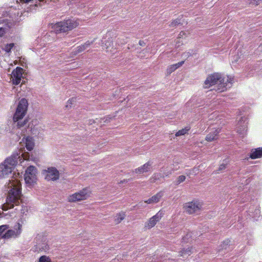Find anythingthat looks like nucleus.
Here are the masks:
<instances>
[{
  "mask_svg": "<svg viewBox=\"0 0 262 262\" xmlns=\"http://www.w3.org/2000/svg\"><path fill=\"white\" fill-rule=\"evenodd\" d=\"M248 118L245 116L241 117L237 126V132L242 137H244L247 131Z\"/></svg>",
  "mask_w": 262,
  "mask_h": 262,
  "instance_id": "obj_12",
  "label": "nucleus"
},
{
  "mask_svg": "<svg viewBox=\"0 0 262 262\" xmlns=\"http://www.w3.org/2000/svg\"><path fill=\"white\" fill-rule=\"evenodd\" d=\"M190 129V126H186L185 128L178 131L176 133L175 135L176 137L185 135L188 134V132Z\"/></svg>",
  "mask_w": 262,
  "mask_h": 262,
  "instance_id": "obj_26",
  "label": "nucleus"
},
{
  "mask_svg": "<svg viewBox=\"0 0 262 262\" xmlns=\"http://www.w3.org/2000/svg\"><path fill=\"white\" fill-rule=\"evenodd\" d=\"M24 177L25 182L27 184H32L34 183L35 176L32 177L30 175L25 174Z\"/></svg>",
  "mask_w": 262,
  "mask_h": 262,
  "instance_id": "obj_29",
  "label": "nucleus"
},
{
  "mask_svg": "<svg viewBox=\"0 0 262 262\" xmlns=\"http://www.w3.org/2000/svg\"><path fill=\"white\" fill-rule=\"evenodd\" d=\"M238 222L240 224H242V220L241 219H239Z\"/></svg>",
  "mask_w": 262,
  "mask_h": 262,
  "instance_id": "obj_51",
  "label": "nucleus"
},
{
  "mask_svg": "<svg viewBox=\"0 0 262 262\" xmlns=\"http://www.w3.org/2000/svg\"><path fill=\"white\" fill-rule=\"evenodd\" d=\"M183 22V17L178 18L175 20H173L170 24V27H174L179 25H182Z\"/></svg>",
  "mask_w": 262,
  "mask_h": 262,
  "instance_id": "obj_27",
  "label": "nucleus"
},
{
  "mask_svg": "<svg viewBox=\"0 0 262 262\" xmlns=\"http://www.w3.org/2000/svg\"><path fill=\"white\" fill-rule=\"evenodd\" d=\"M184 63V61L179 62L176 64L171 65L167 69L168 72L171 73L182 66Z\"/></svg>",
  "mask_w": 262,
  "mask_h": 262,
  "instance_id": "obj_25",
  "label": "nucleus"
},
{
  "mask_svg": "<svg viewBox=\"0 0 262 262\" xmlns=\"http://www.w3.org/2000/svg\"><path fill=\"white\" fill-rule=\"evenodd\" d=\"M231 241L229 239H226L223 242L217 249V252L219 254L224 255L233 249V246L231 244Z\"/></svg>",
  "mask_w": 262,
  "mask_h": 262,
  "instance_id": "obj_14",
  "label": "nucleus"
},
{
  "mask_svg": "<svg viewBox=\"0 0 262 262\" xmlns=\"http://www.w3.org/2000/svg\"><path fill=\"white\" fill-rule=\"evenodd\" d=\"M260 195V190L259 188L251 187L248 191H245L237 196L236 199L239 202V204H243L245 202H250V204L247 205L249 206L248 209L246 210L247 216L251 218L253 221H257L260 218V211L259 204L257 201V198Z\"/></svg>",
  "mask_w": 262,
  "mask_h": 262,
  "instance_id": "obj_1",
  "label": "nucleus"
},
{
  "mask_svg": "<svg viewBox=\"0 0 262 262\" xmlns=\"http://www.w3.org/2000/svg\"><path fill=\"white\" fill-rule=\"evenodd\" d=\"M74 0H71V1H74Z\"/></svg>",
  "mask_w": 262,
  "mask_h": 262,
  "instance_id": "obj_56",
  "label": "nucleus"
},
{
  "mask_svg": "<svg viewBox=\"0 0 262 262\" xmlns=\"http://www.w3.org/2000/svg\"><path fill=\"white\" fill-rule=\"evenodd\" d=\"M21 225L17 223L14 226V229H7L5 233L3 234L2 238L4 239L16 238L18 237L21 232Z\"/></svg>",
  "mask_w": 262,
  "mask_h": 262,
  "instance_id": "obj_9",
  "label": "nucleus"
},
{
  "mask_svg": "<svg viewBox=\"0 0 262 262\" xmlns=\"http://www.w3.org/2000/svg\"><path fill=\"white\" fill-rule=\"evenodd\" d=\"M192 248L188 247L186 249H183L180 252V256L183 258H187L188 256L190 255L192 253Z\"/></svg>",
  "mask_w": 262,
  "mask_h": 262,
  "instance_id": "obj_23",
  "label": "nucleus"
},
{
  "mask_svg": "<svg viewBox=\"0 0 262 262\" xmlns=\"http://www.w3.org/2000/svg\"><path fill=\"white\" fill-rule=\"evenodd\" d=\"M186 179V177L185 176L182 175L179 176L177 180L174 181V183L176 185H178L181 183L183 182Z\"/></svg>",
  "mask_w": 262,
  "mask_h": 262,
  "instance_id": "obj_31",
  "label": "nucleus"
},
{
  "mask_svg": "<svg viewBox=\"0 0 262 262\" xmlns=\"http://www.w3.org/2000/svg\"><path fill=\"white\" fill-rule=\"evenodd\" d=\"M246 238L245 240H247V244L249 245H252L253 244V238L252 235L251 233H248L246 234Z\"/></svg>",
  "mask_w": 262,
  "mask_h": 262,
  "instance_id": "obj_33",
  "label": "nucleus"
},
{
  "mask_svg": "<svg viewBox=\"0 0 262 262\" xmlns=\"http://www.w3.org/2000/svg\"><path fill=\"white\" fill-rule=\"evenodd\" d=\"M85 50V49L84 48L83 46L82 45L81 46H78L76 49H75L74 51H73V53H74V55H76L77 54L81 53Z\"/></svg>",
  "mask_w": 262,
  "mask_h": 262,
  "instance_id": "obj_32",
  "label": "nucleus"
},
{
  "mask_svg": "<svg viewBox=\"0 0 262 262\" xmlns=\"http://www.w3.org/2000/svg\"><path fill=\"white\" fill-rule=\"evenodd\" d=\"M26 148L28 151H31L33 149L34 147V143L32 138L27 137L26 138Z\"/></svg>",
  "mask_w": 262,
  "mask_h": 262,
  "instance_id": "obj_22",
  "label": "nucleus"
},
{
  "mask_svg": "<svg viewBox=\"0 0 262 262\" xmlns=\"http://www.w3.org/2000/svg\"><path fill=\"white\" fill-rule=\"evenodd\" d=\"M21 209H20V210L21 211V213L24 214L25 212L27 210V207L26 206L21 205L20 206Z\"/></svg>",
  "mask_w": 262,
  "mask_h": 262,
  "instance_id": "obj_44",
  "label": "nucleus"
},
{
  "mask_svg": "<svg viewBox=\"0 0 262 262\" xmlns=\"http://www.w3.org/2000/svg\"><path fill=\"white\" fill-rule=\"evenodd\" d=\"M239 207H241L242 206H239ZM243 207H246V205H244Z\"/></svg>",
  "mask_w": 262,
  "mask_h": 262,
  "instance_id": "obj_54",
  "label": "nucleus"
},
{
  "mask_svg": "<svg viewBox=\"0 0 262 262\" xmlns=\"http://www.w3.org/2000/svg\"><path fill=\"white\" fill-rule=\"evenodd\" d=\"M191 237V233H187L186 235L183 236L182 238V242L183 243H187L188 242V240L189 238Z\"/></svg>",
  "mask_w": 262,
  "mask_h": 262,
  "instance_id": "obj_41",
  "label": "nucleus"
},
{
  "mask_svg": "<svg viewBox=\"0 0 262 262\" xmlns=\"http://www.w3.org/2000/svg\"><path fill=\"white\" fill-rule=\"evenodd\" d=\"M185 34V33L183 32V31H182L180 33L179 35V37L181 38V36L182 37L183 35Z\"/></svg>",
  "mask_w": 262,
  "mask_h": 262,
  "instance_id": "obj_49",
  "label": "nucleus"
},
{
  "mask_svg": "<svg viewBox=\"0 0 262 262\" xmlns=\"http://www.w3.org/2000/svg\"><path fill=\"white\" fill-rule=\"evenodd\" d=\"M28 102L26 99L22 98L19 101L13 116V126L19 128L26 125L29 121L28 118L23 119L27 113Z\"/></svg>",
  "mask_w": 262,
  "mask_h": 262,
  "instance_id": "obj_4",
  "label": "nucleus"
},
{
  "mask_svg": "<svg viewBox=\"0 0 262 262\" xmlns=\"http://www.w3.org/2000/svg\"><path fill=\"white\" fill-rule=\"evenodd\" d=\"M14 14H15H15H17V16H18V15H19V11H17V12L14 13Z\"/></svg>",
  "mask_w": 262,
  "mask_h": 262,
  "instance_id": "obj_50",
  "label": "nucleus"
},
{
  "mask_svg": "<svg viewBox=\"0 0 262 262\" xmlns=\"http://www.w3.org/2000/svg\"><path fill=\"white\" fill-rule=\"evenodd\" d=\"M45 175V179L48 181H56L59 178V172L58 170L54 167L48 168L43 172Z\"/></svg>",
  "mask_w": 262,
  "mask_h": 262,
  "instance_id": "obj_11",
  "label": "nucleus"
},
{
  "mask_svg": "<svg viewBox=\"0 0 262 262\" xmlns=\"http://www.w3.org/2000/svg\"><path fill=\"white\" fill-rule=\"evenodd\" d=\"M232 174H237L239 177H240L241 175L245 174L247 173V172L246 171L244 172L243 171H241V169L239 168V169H238L237 170H235L232 171Z\"/></svg>",
  "mask_w": 262,
  "mask_h": 262,
  "instance_id": "obj_39",
  "label": "nucleus"
},
{
  "mask_svg": "<svg viewBox=\"0 0 262 262\" xmlns=\"http://www.w3.org/2000/svg\"><path fill=\"white\" fill-rule=\"evenodd\" d=\"M9 228V225H3L0 226V236L3 235V233Z\"/></svg>",
  "mask_w": 262,
  "mask_h": 262,
  "instance_id": "obj_40",
  "label": "nucleus"
},
{
  "mask_svg": "<svg viewBox=\"0 0 262 262\" xmlns=\"http://www.w3.org/2000/svg\"><path fill=\"white\" fill-rule=\"evenodd\" d=\"M260 47L262 48V42L260 43Z\"/></svg>",
  "mask_w": 262,
  "mask_h": 262,
  "instance_id": "obj_53",
  "label": "nucleus"
},
{
  "mask_svg": "<svg viewBox=\"0 0 262 262\" xmlns=\"http://www.w3.org/2000/svg\"><path fill=\"white\" fill-rule=\"evenodd\" d=\"M114 117H115L114 116L108 115V116L104 117V118L102 119L103 122V123L110 122L114 118Z\"/></svg>",
  "mask_w": 262,
  "mask_h": 262,
  "instance_id": "obj_37",
  "label": "nucleus"
},
{
  "mask_svg": "<svg viewBox=\"0 0 262 262\" xmlns=\"http://www.w3.org/2000/svg\"><path fill=\"white\" fill-rule=\"evenodd\" d=\"M205 107H203V108H201V110H205Z\"/></svg>",
  "mask_w": 262,
  "mask_h": 262,
  "instance_id": "obj_55",
  "label": "nucleus"
},
{
  "mask_svg": "<svg viewBox=\"0 0 262 262\" xmlns=\"http://www.w3.org/2000/svg\"><path fill=\"white\" fill-rule=\"evenodd\" d=\"M125 216L124 213L117 214L115 217V221L118 223H120L124 219Z\"/></svg>",
  "mask_w": 262,
  "mask_h": 262,
  "instance_id": "obj_30",
  "label": "nucleus"
},
{
  "mask_svg": "<svg viewBox=\"0 0 262 262\" xmlns=\"http://www.w3.org/2000/svg\"><path fill=\"white\" fill-rule=\"evenodd\" d=\"M230 159L229 158L224 159L219 165L218 169L215 171V173H219L220 171H222L225 170L227 165L229 164Z\"/></svg>",
  "mask_w": 262,
  "mask_h": 262,
  "instance_id": "obj_21",
  "label": "nucleus"
},
{
  "mask_svg": "<svg viewBox=\"0 0 262 262\" xmlns=\"http://www.w3.org/2000/svg\"><path fill=\"white\" fill-rule=\"evenodd\" d=\"M163 215L164 212L161 210L159 211L155 215L150 218L148 221L145 223V227L148 229H151L161 219Z\"/></svg>",
  "mask_w": 262,
  "mask_h": 262,
  "instance_id": "obj_15",
  "label": "nucleus"
},
{
  "mask_svg": "<svg viewBox=\"0 0 262 262\" xmlns=\"http://www.w3.org/2000/svg\"><path fill=\"white\" fill-rule=\"evenodd\" d=\"M77 26V23L74 19H68L56 23L52 25V31L55 33L58 34L62 32H66L72 30Z\"/></svg>",
  "mask_w": 262,
  "mask_h": 262,
  "instance_id": "obj_6",
  "label": "nucleus"
},
{
  "mask_svg": "<svg viewBox=\"0 0 262 262\" xmlns=\"http://www.w3.org/2000/svg\"><path fill=\"white\" fill-rule=\"evenodd\" d=\"M20 154L19 151H16L0 164V179L11 174L17 164L18 160H21Z\"/></svg>",
  "mask_w": 262,
  "mask_h": 262,
  "instance_id": "obj_5",
  "label": "nucleus"
},
{
  "mask_svg": "<svg viewBox=\"0 0 262 262\" xmlns=\"http://www.w3.org/2000/svg\"><path fill=\"white\" fill-rule=\"evenodd\" d=\"M14 46L15 45L14 43H7L4 46L3 50H4L6 53H10L11 52V50L14 47Z\"/></svg>",
  "mask_w": 262,
  "mask_h": 262,
  "instance_id": "obj_28",
  "label": "nucleus"
},
{
  "mask_svg": "<svg viewBox=\"0 0 262 262\" xmlns=\"http://www.w3.org/2000/svg\"><path fill=\"white\" fill-rule=\"evenodd\" d=\"M6 33V29L4 27H0V37H3Z\"/></svg>",
  "mask_w": 262,
  "mask_h": 262,
  "instance_id": "obj_42",
  "label": "nucleus"
},
{
  "mask_svg": "<svg viewBox=\"0 0 262 262\" xmlns=\"http://www.w3.org/2000/svg\"><path fill=\"white\" fill-rule=\"evenodd\" d=\"M171 173V171L164 172L165 177H169V175Z\"/></svg>",
  "mask_w": 262,
  "mask_h": 262,
  "instance_id": "obj_47",
  "label": "nucleus"
},
{
  "mask_svg": "<svg viewBox=\"0 0 262 262\" xmlns=\"http://www.w3.org/2000/svg\"><path fill=\"white\" fill-rule=\"evenodd\" d=\"M139 43L141 46H144L145 45V42L143 40H140Z\"/></svg>",
  "mask_w": 262,
  "mask_h": 262,
  "instance_id": "obj_48",
  "label": "nucleus"
},
{
  "mask_svg": "<svg viewBox=\"0 0 262 262\" xmlns=\"http://www.w3.org/2000/svg\"><path fill=\"white\" fill-rule=\"evenodd\" d=\"M245 249H246V246L245 245H243L241 248L239 250V254H242V253H243L245 251Z\"/></svg>",
  "mask_w": 262,
  "mask_h": 262,
  "instance_id": "obj_46",
  "label": "nucleus"
},
{
  "mask_svg": "<svg viewBox=\"0 0 262 262\" xmlns=\"http://www.w3.org/2000/svg\"><path fill=\"white\" fill-rule=\"evenodd\" d=\"M201 207V205L197 201H192L188 202L184 205V208L186 212L189 214H192L199 211Z\"/></svg>",
  "mask_w": 262,
  "mask_h": 262,
  "instance_id": "obj_13",
  "label": "nucleus"
},
{
  "mask_svg": "<svg viewBox=\"0 0 262 262\" xmlns=\"http://www.w3.org/2000/svg\"><path fill=\"white\" fill-rule=\"evenodd\" d=\"M164 178V176L160 173H155L152 176V179L154 182H156L157 180H160L161 178Z\"/></svg>",
  "mask_w": 262,
  "mask_h": 262,
  "instance_id": "obj_34",
  "label": "nucleus"
},
{
  "mask_svg": "<svg viewBox=\"0 0 262 262\" xmlns=\"http://www.w3.org/2000/svg\"><path fill=\"white\" fill-rule=\"evenodd\" d=\"M93 43V41H90L89 40L86 41L83 45V47L85 49V50L88 48Z\"/></svg>",
  "mask_w": 262,
  "mask_h": 262,
  "instance_id": "obj_43",
  "label": "nucleus"
},
{
  "mask_svg": "<svg viewBox=\"0 0 262 262\" xmlns=\"http://www.w3.org/2000/svg\"><path fill=\"white\" fill-rule=\"evenodd\" d=\"M152 162L149 161L142 166L136 168L134 171L138 174H142L144 172L150 171L152 168Z\"/></svg>",
  "mask_w": 262,
  "mask_h": 262,
  "instance_id": "obj_17",
  "label": "nucleus"
},
{
  "mask_svg": "<svg viewBox=\"0 0 262 262\" xmlns=\"http://www.w3.org/2000/svg\"><path fill=\"white\" fill-rule=\"evenodd\" d=\"M51 34H53L52 32L47 33L45 35L41 37L40 40H42L43 42L49 41L50 39L49 38L51 36Z\"/></svg>",
  "mask_w": 262,
  "mask_h": 262,
  "instance_id": "obj_35",
  "label": "nucleus"
},
{
  "mask_svg": "<svg viewBox=\"0 0 262 262\" xmlns=\"http://www.w3.org/2000/svg\"><path fill=\"white\" fill-rule=\"evenodd\" d=\"M76 101V98L75 97H72L68 100L67 102V104L66 105V107L67 108H71L72 107V104L74 102Z\"/></svg>",
  "mask_w": 262,
  "mask_h": 262,
  "instance_id": "obj_36",
  "label": "nucleus"
},
{
  "mask_svg": "<svg viewBox=\"0 0 262 262\" xmlns=\"http://www.w3.org/2000/svg\"><path fill=\"white\" fill-rule=\"evenodd\" d=\"M221 132V128L220 127L212 128L206 135L205 140L208 142H212L217 140L219 134Z\"/></svg>",
  "mask_w": 262,
  "mask_h": 262,
  "instance_id": "obj_16",
  "label": "nucleus"
},
{
  "mask_svg": "<svg viewBox=\"0 0 262 262\" xmlns=\"http://www.w3.org/2000/svg\"><path fill=\"white\" fill-rule=\"evenodd\" d=\"M162 195L163 193L162 192H159L156 194L151 196L150 198L146 200L145 202L149 204L158 203L160 201V199L162 198Z\"/></svg>",
  "mask_w": 262,
  "mask_h": 262,
  "instance_id": "obj_19",
  "label": "nucleus"
},
{
  "mask_svg": "<svg viewBox=\"0 0 262 262\" xmlns=\"http://www.w3.org/2000/svg\"><path fill=\"white\" fill-rule=\"evenodd\" d=\"M35 245L31 248V250L34 252H43L49 253L51 252L49 245L47 243V238L41 235H38L35 239Z\"/></svg>",
  "mask_w": 262,
  "mask_h": 262,
  "instance_id": "obj_7",
  "label": "nucleus"
},
{
  "mask_svg": "<svg viewBox=\"0 0 262 262\" xmlns=\"http://www.w3.org/2000/svg\"><path fill=\"white\" fill-rule=\"evenodd\" d=\"M251 182V179L250 178L245 179V178H243L242 179H240V181L238 182V188H236L237 186L235 188V189H238V191H239L241 189H245V188L244 187L245 186H246L248 185Z\"/></svg>",
  "mask_w": 262,
  "mask_h": 262,
  "instance_id": "obj_20",
  "label": "nucleus"
},
{
  "mask_svg": "<svg viewBox=\"0 0 262 262\" xmlns=\"http://www.w3.org/2000/svg\"><path fill=\"white\" fill-rule=\"evenodd\" d=\"M23 71L24 69L20 67H17L13 70L10 78L13 84L17 85L20 83L23 77Z\"/></svg>",
  "mask_w": 262,
  "mask_h": 262,
  "instance_id": "obj_10",
  "label": "nucleus"
},
{
  "mask_svg": "<svg viewBox=\"0 0 262 262\" xmlns=\"http://www.w3.org/2000/svg\"><path fill=\"white\" fill-rule=\"evenodd\" d=\"M38 262H51V259L49 257L43 255L40 257Z\"/></svg>",
  "mask_w": 262,
  "mask_h": 262,
  "instance_id": "obj_38",
  "label": "nucleus"
},
{
  "mask_svg": "<svg viewBox=\"0 0 262 262\" xmlns=\"http://www.w3.org/2000/svg\"><path fill=\"white\" fill-rule=\"evenodd\" d=\"M249 157L253 160L262 158V147L252 148L250 150Z\"/></svg>",
  "mask_w": 262,
  "mask_h": 262,
  "instance_id": "obj_18",
  "label": "nucleus"
},
{
  "mask_svg": "<svg viewBox=\"0 0 262 262\" xmlns=\"http://www.w3.org/2000/svg\"><path fill=\"white\" fill-rule=\"evenodd\" d=\"M233 78L227 76L226 77L219 73H214L208 75L204 83V88L208 89L215 84H218L215 91L217 93L224 92L231 86Z\"/></svg>",
  "mask_w": 262,
  "mask_h": 262,
  "instance_id": "obj_2",
  "label": "nucleus"
},
{
  "mask_svg": "<svg viewBox=\"0 0 262 262\" xmlns=\"http://www.w3.org/2000/svg\"><path fill=\"white\" fill-rule=\"evenodd\" d=\"M90 195V191L88 188H85L79 192H76L69 197L70 202H76L86 200Z\"/></svg>",
  "mask_w": 262,
  "mask_h": 262,
  "instance_id": "obj_8",
  "label": "nucleus"
},
{
  "mask_svg": "<svg viewBox=\"0 0 262 262\" xmlns=\"http://www.w3.org/2000/svg\"><path fill=\"white\" fill-rule=\"evenodd\" d=\"M254 2H256V4L258 5V0H253Z\"/></svg>",
  "mask_w": 262,
  "mask_h": 262,
  "instance_id": "obj_52",
  "label": "nucleus"
},
{
  "mask_svg": "<svg viewBox=\"0 0 262 262\" xmlns=\"http://www.w3.org/2000/svg\"><path fill=\"white\" fill-rule=\"evenodd\" d=\"M39 2V4H45V3H49V2H51V1H53V2H55V0H38Z\"/></svg>",
  "mask_w": 262,
  "mask_h": 262,
  "instance_id": "obj_45",
  "label": "nucleus"
},
{
  "mask_svg": "<svg viewBox=\"0 0 262 262\" xmlns=\"http://www.w3.org/2000/svg\"><path fill=\"white\" fill-rule=\"evenodd\" d=\"M21 186L18 182L12 185L8 192L6 203L3 205L4 210L13 208L14 206H19L21 203Z\"/></svg>",
  "mask_w": 262,
  "mask_h": 262,
  "instance_id": "obj_3",
  "label": "nucleus"
},
{
  "mask_svg": "<svg viewBox=\"0 0 262 262\" xmlns=\"http://www.w3.org/2000/svg\"><path fill=\"white\" fill-rule=\"evenodd\" d=\"M36 168L35 166L31 165L28 167L26 170L25 174L26 175H30L31 177H34L36 176Z\"/></svg>",
  "mask_w": 262,
  "mask_h": 262,
  "instance_id": "obj_24",
  "label": "nucleus"
}]
</instances>
